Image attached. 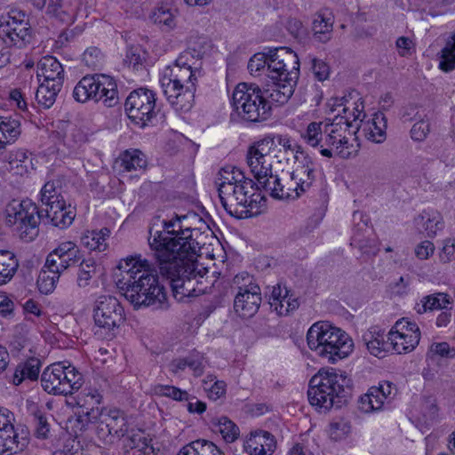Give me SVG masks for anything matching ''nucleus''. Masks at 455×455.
<instances>
[{"instance_id": "nucleus-57", "label": "nucleus", "mask_w": 455, "mask_h": 455, "mask_svg": "<svg viewBox=\"0 0 455 455\" xmlns=\"http://www.w3.org/2000/svg\"><path fill=\"white\" fill-rule=\"evenodd\" d=\"M253 287L259 286L256 283L254 277L247 272H241L232 279L231 288L236 290V292L252 290Z\"/></svg>"}, {"instance_id": "nucleus-56", "label": "nucleus", "mask_w": 455, "mask_h": 455, "mask_svg": "<svg viewBox=\"0 0 455 455\" xmlns=\"http://www.w3.org/2000/svg\"><path fill=\"white\" fill-rule=\"evenodd\" d=\"M363 108L364 106L363 102H355L353 110H350L348 107L344 106L342 108V114L339 113L340 116H349V121L353 124L351 128L355 129L353 133H355V132L361 128L360 123H362L363 119L365 117Z\"/></svg>"}, {"instance_id": "nucleus-42", "label": "nucleus", "mask_w": 455, "mask_h": 455, "mask_svg": "<svg viewBox=\"0 0 455 455\" xmlns=\"http://www.w3.org/2000/svg\"><path fill=\"white\" fill-rule=\"evenodd\" d=\"M217 446L206 440H196L182 447L177 455H220Z\"/></svg>"}, {"instance_id": "nucleus-4", "label": "nucleus", "mask_w": 455, "mask_h": 455, "mask_svg": "<svg viewBox=\"0 0 455 455\" xmlns=\"http://www.w3.org/2000/svg\"><path fill=\"white\" fill-rule=\"evenodd\" d=\"M186 216L172 218L163 221V229L149 228L148 245L155 258L172 256L174 251L193 252L200 250V243L194 237L199 232L188 228H183L181 220Z\"/></svg>"}, {"instance_id": "nucleus-43", "label": "nucleus", "mask_w": 455, "mask_h": 455, "mask_svg": "<svg viewBox=\"0 0 455 455\" xmlns=\"http://www.w3.org/2000/svg\"><path fill=\"white\" fill-rule=\"evenodd\" d=\"M213 431L219 432L228 443H232L239 435L238 427L228 417H220L212 420Z\"/></svg>"}, {"instance_id": "nucleus-11", "label": "nucleus", "mask_w": 455, "mask_h": 455, "mask_svg": "<svg viewBox=\"0 0 455 455\" xmlns=\"http://www.w3.org/2000/svg\"><path fill=\"white\" fill-rule=\"evenodd\" d=\"M93 318L99 330L96 334L112 339L115 331L124 321V308L113 296H100L96 301Z\"/></svg>"}, {"instance_id": "nucleus-23", "label": "nucleus", "mask_w": 455, "mask_h": 455, "mask_svg": "<svg viewBox=\"0 0 455 455\" xmlns=\"http://www.w3.org/2000/svg\"><path fill=\"white\" fill-rule=\"evenodd\" d=\"M262 301L259 287L252 290L237 291L234 299V310L243 318L252 317L259 310Z\"/></svg>"}, {"instance_id": "nucleus-47", "label": "nucleus", "mask_w": 455, "mask_h": 455, "mask_svg": "<svg viewBox=\"0 0 455 455\" xmlns=\"http://www.w3.org/2000/svg\"><path fill=\"white\" fill-rule=\"evenodd\" d=\"M414 118L417 121L411 129V137L413 140L423 141L430 132V122L424 111H416Z\"/></svg>"}, {"instance_id": "nucleus-1", "label": "nucleus", "mask_w": 455, "mask_h": 455, "mask_svg": "<svg viewBox=\"0 0 455 455\" xmlns=\"http://www.w3.org/2000/svg\"><path fill=\"white\" fill-rule=\"evenodd\" d=\"M121 278L117 286L124 291V295L134 307H154L164 308L166 292L159 282L156 271L147 259L140 256H131L122 259L118 264Z\"/></svg>"}, {"instance_id": "nucleus-59", "label": "nucleus", "mask_w": 455, "mask_h": 455, "mask_svg": "<svg viewBox=\"0 0 455 455\" xmlns=\"http://www.w3.org/2000/svg\"><path fill=\"white\" fill-rule=\"evenodd\" d=\"M84 63L92 69H98L103 64V54L97 47L87 48L83 54Z\"/></svg>"}, {"instance_id": "nucleus-27", "label": "nucleus", "mask_w": 455, "mask_h": 455, "mask_svg": "<svg viewBox=\"0 0 455 455\" xmlns=\"http://www.w3.org/2000/svg\"><path fill=\"white\" fill-rule=\"evenodd\" d=\"M189 55V52H184L176 60L175 64L165 71L172 80L179 82L185 88L186 84L196 87L197 81L196 71L192 70L191 65L188 63Z\"/></svg>"}, {"instance_id": "nucleus-9", "label": "nucleus", "mask_w": 455, "mask_h": 455, "mask_svg": "<svg viewBox=\"0 0 455 455\" xmlns=\"http://www.w3.org/2000/svg\"><path fill=\"white\" fill-rule=\"evenodd\" d=\"M297 54L287 47L270 48L266 52L255 53L248 62L251 75L259 76L266 74L270 79L280 78V72L298 64Z\"/></svg>"}, {"instance_id": "nucleus-13", "label": "nucleus", "mask_w": 455, "mask_h": 455, "mask_svg": "<svg viewBox=\"0 0 455 455\" xmlns=\"http://www.w3.org/2000/svg\"><path fill=\"white\" fill-rule=\"evenodd\" d=\"M0 38L8 45L23 48L32 40V31L26 14L12 10L6 17H2Z\"/></svg>"}, {"instance_id": "nucleus-53", "label": "nucleus", "mask_w": 455, "mask_h": 455, "mask_svg": "<svg viewBox=\"0 0 455 455\" xmlns=\"http://www.w3.org/2000/svg\"><path fill=\"white\" fill-rule=\"evenodd\" d=\"M352 426L349 420L338 419L329 424L328 434L331 440L341 441L351 433Z\"/></svg>"}, {"instance_id": "nucleus-18", "label": "nucleus", "mask_w": 455, "mask_h": 455, "mask_svg": "<svg viewBox=\"0 0 455 455\" xmlns=\"http://www.w3.org/2000/svg\"><path fill=\"white\" fill-rule=\"evenodd\" d=\"M316 180V164L309 155L295 156L291 182L294 196L307 191Z\"/></svg>"}, {"instance_id": "nucleus-55", "label": "nucleus", "mask_w": 455, "mask_h": 455, "mask_svg": "<svg viewBox=\"0 0 455 455\" xmlns=\"http://www.w3.org/2000/svg\"><path fill=\"white\" fill-rule=\"evenodd\" d=\"M206 363V358L202 353L196 350L192 351L187 355L188 367L196 378L204 374Z\"/></svg>"}, {"instance_id": "nucleus-22", "label": "nucleus", "mask_w": 455, "mask_h": 455, "mask_svg": "<svg viewBox=\"0 0 455 455\" xmlns=\"http://www.w3.org/2000/svg\"><path fill=\"white\" fill-rule=\"evenodd\" d=\"M100 423L98 427L99 434H108L116 437H124L128 432V420L124 411L113 409L107 413H100Z\"/></svg>"}, {"instance_id": "nucleus-58", "label": "nucleus", "mask_w": 455, "mask_h": 455, "mask_svg": "<svg viewBox=\"0 0 455 455\" xmlns=\"http://www.w3.org/2000/svg\"><path fill=\"white\" fill-rule=\"evenodd\" d=\"M156 395L172 398L176 401H188V394L187 391L181 390L174 386L156 385L154 387Z\"/></svg>"}, {"instance_id": "nucleus-19", "label": "nucleus", "mask_w": 455, "mask_h": 455, "mask_svg": "<svg viewBox=\"0 0 455 455\" xmlns=\"http://www.w3.org/2000/svg\"><path fill=\"white\" fill-rule=\"evenodd\" d=\"M43 218L44 211H39L30 201H22L17 208H12V212L8 213V222L16 225L22 238L26 237L29 231H36Z\"/></svg>"}, {"instance_id": "nucleus-20", "label": "nucleus", "mask_w": 455, "mask_h": 455, "mask_svg": "<svg viewBox=\"0 0 455 455\" xmlns=\"http://www.w3.org/2000/svg\"><path fill=\"white\" fill-rule=\"evenodd\" d=\"M13 414L7 409L0 408V455H12L27 446L26 438L19 435L12 422Z\"/></svg>"}, {"instance_id": "nucleus-49", "label": "nucleus", "mask_w": 455, "mask_h": 455, "mask_svg": "<svg viewBox=\"0 0 455 455\" xmlns=\"http://www.w3.org/2000/svg\"><path fill=\"white\" fill-rule=\"evenodd\" d=\"M46 14L62 24H71L74 17L64 9L63 0H49Z\"/></svg>"}, {"instance_id": "nucleus-30", "label": "nucleus", "mask_w": 455, "mask_h": 455, "mask_svg": "<svg viewBox=\"0 0 455 455\" xmlns=\"http://www.w3.org/2000/svg\"><path fill=\"white\" fill-rule=\"evenodd\" d=\"M333 23L331 12L324 11L316 13L312 23L314 39L322 44L329 42L332 37Z\"/></svg>"}, {"instance_id": "nucleus-34", "label": "nucleus", "mask_w": 455, "mask_h": 455, "mask_svg": "<svg viewBox=\"0 0 455 455\" xmlns=\"http://www.w3.org/2000/svg\"><path fill=\"white\" fill-rule=\"evenodd\" d=\"M120 172L144 171L148 165L146 156L139 149H128L116 159Z\"/></svg>"}, {"instance_id": "nucleus-33", "label": "nucleus", "mask_w": 455, "mask_h": 455, "mask_svg": "<svg viewBox=\"0 0 455 455\" xmlns=\"http://www.w3.org/2000/svg\"><path fill=\"white\" fill-rule=\"evenodd\" d=\"M363 132L365 138L372 142L381 143L386 140L387 119L383 113L373 115L371 120L363 124Z\"/></svg>"}, {"instance_id": "nucleus-48", "label": "nucleus", "mask_w": 455, "mask_h": 455, "mask_svg": "<svg viewBox=\"0 0 455 455\" xmlns=\"http://www.w3.org/2000/svg\"><path fill=\"white\" fill-rule=\"evenodd\" d=\"M147 52L139 44L129 45L126 49L124 63L134 70L141 69L147 58Z\"/></svg>"}, {"instance_id": "nucleus-52", "label": "nucleus", "mask_w": 455, "mask_h": 455, "mask_svg": "<svg viewBox=\"0 0 455 455\" xmlns=\"http://www.w3.org/2000/svg\"><path fill=\"white\" fill-rule=\"evenodd\" d=\"M61 188L59 181H47L41 189V202L44 205L59 204L64 201L60 196Z\"/></svg>"}, {"instance_id": "nucleus-24", "label": "nucleus", "mask_w": 455, "mask_h": 455, "mask_svg": "<svg viewBox=\"0 0 455 455\" xmlns=\"http://www.w3.org/2000/svg\"><path fill=\"white\" fill-rule=\"evenodd\" d=\"M275 445L273 435L267 431H258L244 442L243 448L249 455H271Z\"/></svg>"}, {"instance_id": "nucleus-28", "label": "nucleus", "mask_w": 455, "mask_h": 455, "mask_svg": "<svg viewBox=\"0 0 455 455\" xmlns=\"http://www.w3.org/2000/svg\"><path fill=\"white\" fill-rule=\"evenodd\" d=\"M42 211H44V218H48L54 227L60 228H66L70 226L76 217L74 209L70 204L66 206L65 201L46 205L45 209Z\"/></svg>"}, {"instance_id": "nucleus-8", "label": "nucleus", "mask_w": 455, "mask_h": 455, "mask_svg": "<svg viewBox=\"0 0 455 455\" xmlns=\"http://www.w3.org/2000/svg\"><path fill=\"white\" fill-rule=\"evenodd\" d=\"M73 98L80 103L102 100L108 108L119 102L116 80L103 74L87 75L80 79L73 90Z\"/></svg>"}, {"instance_id": "nucleus-51", "label": "nucleus", "mask_w": 455, "mask_h": 455, "mask_svg": "<svg viewBox=\"0 0 455 455\" xmlns=\"http://www.w3.org/2000/svg\"><path fill=\"white\" fill-rule=\"evenodd\" d=\"M100 417L99 408H86L84 409L76 416L74 420L73 428L77 435V432H84L86 430L91 423L96 422Z\"/></svg>"}, {"instance_id": "nucleus-35", "label": "nucleus", "mask_w": 455, "mask_h": 455, "mask_svg": "<svg viewBox=\"0 0 455 455\" xmlns=\"http://www.w3.org/2000/svg\"><path fill=\"white\" fill-rule=\"evenodd\" d=\"M20 122L12 116H0V150L13 143L20 135Z\"/></svg>"}, {"instance_id": "nucleus-14", "label": "nucleus", "mask_w": 455, "mask_h": 455, "mask_svg": "<svg viewBox=\"0 0 455 455\" xmlns=\"http://www.w3.org/2000/svg\"><path fill=\"white\" fill-rule=\"evenodd\" d=\"M353 126L349 116L338 114L331 121L324 122L323 132H325L324 145L334 151L341 158H348L351 152L348 150L349 142L347 133L351 134L350 128Z\"/></svg>"}, {"instance_id": "nucleus-36", "label": "nucleus", "mask_w": 455, "mask_h": 455, "mask_svg": "<svg viewBox=\"0 0 455 455\" xmlns=\"http://www.w3.org/2000/svg\"><path fill=\"white\" fill-rule=\"evenodd\" d=\"M259 188H262L266 192L275 198H296L292 192V184L284 186L281 184L280 179L271 172V176L266 177L258 183Z\"/></svg>"}, {"instance_id": "nucleus-2", "label": "nucleus", "mask_w": 455, "mask_h": 455, "mask_svg": "<svg viewBox=\"0 0 455 455\" xmlns=\"http://www.w3.org/2000/svg\"><path fill=\"white\" fill-rule=\"evenodd\" d=\"M197 251H174L172 256L156 258L160 273L165 275L172 285L175 297H197L208 289V269L196 259Z\"/></svg>"}, {"instance_id": "nucleus-10", "label": "nucleus", "mask_w": 455, "mask_h": 455, "mask_svg": "<svg viewBox=\"0 0 455 455\" xmlns=\"http://www.w3.org/2000/svg\"><path fill=\"white\" fill-rule=\"evenodd\" d=\"M83 384V376L72 365L53 363L45 368L41 375V385L44 391L53 395H71Z\"/></svg>"}, {"instance_id": "nucleus-7", "label": "nucleus", "mask_w": 455, "mask_h": 455, "mask_svg": "<svg viewBox=\"0 0 455 455\" xmlns=\"http://www.w3.org/2000/svg\"><path fill=\"white\" fill-rule=\"evenodd\" d=\"M232 106L243 120L251 123L267 120L271 111L262 90L255 84H238L233 92Z\"/></svg>"}, {"instance_id": "nucleus-60", "label": "nucleus", "mask_w": 455, "mask_h": 455, "mask_svg": "<svg viewBox=\"0 0 455 455\" xmlns=\"http://www.w3.org/2000/svg\"><path fill=\"white\" fill-rule=\"evenodd\" d=\"M310 63V68L315 79L320 82H323L329 78L330 67L325 61L317 58H311Z\"/></svg>"}, {"instance_id": "nucleus-39", "label": "nucleus", "mask_w": 455, "mask_h": 455, "mask_svg": "<svg viewBox=\"0 0 455 455\" xmlns=\"http://www.w3.org/2000/svg\"><path fill=\"white\" fill-rule=\"evenodd\" d=\"M451 303L450 296L443 292L427 295L421 298L420 301L416 303L414 309L418 314H424L428 311L446 308Z\"/></svg>"}, {"instance_id": "nucleus-61", "label": "nucleus", "mask_w": 455, "mask_h": 455, "mask_svg": "<svg viewBox=\"0 0 455 455\" xmlns=\"http://www.w3.org/2000/svg\"><path fill=\"white\" fill-rule=\"evenodd\" d=\"M389 332L403 334V335H411V334H419L420 331L416 323L410 322L405 318H403L397 321L395 326L389 331Z\"/></svg>"}, {"instance_id": "nucleus-31", "label": "nucleus", "mask_w": 455, "mask_h": 455, "mask_svg": "<svg viewBox=\"0 0 455 455\" xmlns=\"http://www.w3.org/2000/svg\"><path fill=\"white\" fill-rule=\"evenodd\" d=\"M362 340L368 351L374 356L383 357L389 344L385 340V331L378 326L368 329L362 337Z\"/></svg>"}, {"instance_id": "nucleus-15", "label": "nucleus", "mask_w": 455, "mask_h": 455, "mask_svg": "<svg viewBox=\"0 0 455 455\" xmlns=\"http://www.w3.org/2000/svg\"><path fill=\"white\" fill-rule=\"evenodd\" d=\"M280 75V78L271 79L272 84L262 91L265 101H268L270 106L271 103L283 105L292 96L299 76V61L281 71Z\"/></svg>"}, {"instance_id": "nucleus-12", "label": "nucleus", "mask_w": 455, "mask_h": 455, "mask_svg": "<svg viewBox=\"0 0 455 455\" xmlns=\"http://www.w3.org/2000/svg\"><path fill=\"white\" fill-rule=\"evenodd\" d=\"M156 93L146 88L132 91L127 97L124 109L128 117L143 128L156 116Z\"/></svg>"}, {"instance_id": "nucleus-37", "label": "nucleus", "mask_w": 455, "mask_h": 455, "mask_svg": "<svg viewBox=\"0 0 455 455\" xmlns=\"http://www.w3.org/2000/svg\"><path fill=\"white\" fill-rule=\"evenodd\" d=\"M41 362L36 357H30L20 363L12 374V383L20 385L24 379L36 380L40 372Z\"/></svg>"}, {"instance_id": "nucleus-17", "label": "nucleus", "mask_w": 455, "mask_h": 455, "mask_svg": "<svg viewBox=\"0 0 455 455\" xmlns=\"http://www.w3.org/2000/svg\"><path fill=\"white\" fill-rule=\"evenodd\" d=\"M163 92L169 103L178 112H188L194 104L196 86L186 84V88L179 82L172 80L167 73L161 78Z\"/></svg>"}, {"instance_id": "nucleus-63", "label": "nucleus", "mask_w": 455, "mask_h": 455, "mask_svg": "<svg viewBox=\"0 0 455 455\" xmlns=\"http://www.w3.org/2000/svg\"><path fill=\"white\" fill-rule=\"evenodd\" d=\"M35 434L36 437L45 439L50 432V425L44 413L37 411L34 413Z\"/></svg>"}, {"instance_id": "nucleus-50", "label": "nucleus", "mask_w": 455, "mask_h": 455, "mask_svg": "<svg viewBox=\"0 0 455 455\" xmlns=\"http://www.w3.org/2000/svg\"><path fill=\"white\" fill-rule=\"evenodd\" d=\"M152 20L155 24L160 26L164 32H169L176 27L175 14L171 9L161 6L152 14Z\"/></svg>"}, {"instance_id": "nucleus-40", "label": "nucleus", "mask_w": 455, "mask_h": 455, "mask_svg": "<svg viewBox=\"0 0 455 455\" xmlns=\"http://www.w3.org/2000/svg\"><path fill=\"white\" fill-rule=\"evenodd\" d=\"M419 334L403 335L388 332V341L397 354L412 351L419 342Z\"/></svg>"}, {"instance_id": "nucleus-38", "label": "nucleus", "mask_w": 455, "mask_h": 455, "mask_svg": "<svg viewBox=\"0 0 455 455\" xmlns=\"http://www.w3.org/2000/svg\"><path fill=\"white\" fill-rule=\"evenodd\" d=\"M387 402L380 395L379 391L375 386L371 387L367 393L362 395L358 400V410L363 413H371L381 411Z\"/></svg>"}, {"instance_id": "nucleus-21", "label": "nucleus", "mask_w": 455, "mask_h": 455, "mask_svg": "<svg viewBox=\"0 0 455 455\" xmlns=\"http://www.w3.org/2000/svg\"><path fill=\"white\" fill-rule=\"evenodd\" d=\"M82 259V254L77 245L71 241H66L50 252L46 258L47 265L52 266V269L60 274Z\"/></svg>"}, {"instance_id": "nucleus-62", "label": "nucleus", "mask_w": 455, "mask_h": 455, "mask_svg": "<svg viewBox=\"0 0 455 455\" xmlns=\"http://www.w3.org/2000/svg\"><path fill=\"white\" fill-rule=\"evenodd\" d=\"M442 59L439 64L442 70L448 72L455 68V39L451 45L443 50Z\"/></svg>"}, {"instance_id": "nucleus-64", "label": "nucleus", "mask_w": 455, "mask_h": 455, "mask_svg": "<svg viewBox=\"0 0 455 455\" xmlns=\"http://www.w3.org/2000/svg\"><path fill=\"white\" fill-rule=\"evenodd\" d=\"M439 258L443 263H449L455 260V238H447L443 241Z\"/></svg>"}, {"instance_id": "nucleus-25", "label": "nucleus", "mask_w": 455, "mask_h": 455, "mask_svg": "<svg viewBox=\"0 0 455 455\" xmlns=\"http://www.w3.org/2000/svg\"><path fill=\"white\" fill-rule=\"evenodd\" d=\"M37 76H43L42 83H54L58 88H62L64 82V68L60 61L52 56L42 58L37 65Z\"/></svg>"}, {"instance_id": "nucleus-32", "label": "nucleus", "mask_w": 455, "mask_h": 455, "mask_svg": "<svg viewBox=\"0 0 455 455\" xmlns=\"http://www.w3.org/2000/svg\"><path fill=\"white\" fill-rule=\"evenodd\" d=\"M323 126L324 122H312L307 125L302 137L311 147L320 148V154L323 156L331 158L333 153L324 145L325 132H323Z\"/></svg>"}, {"instance_id": "nucleus-3", "label": "nucleus", "mask_w": 455, "mask_h": 455, "mask_svg": "<svg viewBox=\"0 0 455 455\" xmlns=\"http://www.w3.org/2000/svg\"><path fill=\"white\" fill-rule=\"evenodd\" d=\"M351 379L346 372L335 369H321L309 381L307 397L310 404L323 411L340 408L350 395Z\"/></svg>"}, {"instance_id": "nucleus-26", "label": "nucleus", "mask_w": 455, "mask_h": 455, "mask_svg": "<svg viewBox=\"0 0 455 455\" xmlns=\"http://www.w3.org/2000/svg\"><path fill=\"white\" fill-rule=\"evenodd\" d=\"M269 304L280 315H286L299 307L298 298L293 297L286 288H282L279 284L273 287Z\"/></svg>"}, {"instance_id": "nucleus-29", "label": "nucleus", "mask_w": 455, "mask_h": 455, "mask_svg": "<svg viewBox=\"0 0 455 455\" xmlns=\"http://www.w3.org/2000/svg\"><path fill=\"white\" fill-rule=\"evenodd\" d=\"M414 223L420 232H424L430 238L435 237L437 232L444 227L443 216L433 209L423 211L415 218Z\"/></svg>"}, {"instance_id": "nucleus-6", "label": "nucleus", "mask_w": 455, "mask_h": 455, "mask_svg": "<svg viewBox=\"0 0 455 455\" xmlns=\"http://www.w3.org/2000/svg\"><path fill=\"white\" fill-rule=\"evenodd\" d=\"M219 196L227 212L237 219H246L259 212V204L264 199L259 187L253 180L246 178L240 183L227 184L219 188Z\"/></svg>"}, {"instance_id": "nucleus-54", "label": "nucleus", "mask_w": 455, "mask_h": 455, "mask_svg": "<svg viewBox=\"0 0 455 455\" xmlns=\"http://www.w3.org/2000/svg\"><path fill=\"white\" fill-rule=\"evenodd\" d=\"M219 175L220 177L216 181L218 189L222 188V186L224 185L234 184L235 182L240 183L246 179V177L239 169L232 166L222 168L220 171Z\"/></svg>"}, {"instance_id": "nucleus-45", "label": "nucleus", "mask_w": 455, "mask_h": 455, "mask_svg": "<svg viewBox=\"0 0 455 455\" xmlns=\"http://www.w3.org/2000/svg\"><path fill=\"white\" fill-rule=\"evenodd\" d=\"M97 274V264L94 259H83L78 265L76 274V285L79 288H86L90 285L92 279Z\"/></svg>"}, {"instance_id": "nucleus-44", "label": "nucleus", "mask_w": 455, "mask_h": 455, "mask_svg": "<svg viewBox=\"0 0 455 455\" xmlns=\"http://www.w3.org/2000/svg\"><path fill=\"white\" fill-rule=\"evenodd\" d=\"M110 231L104 228L100 231H88L81 237V243L90 250L103 251L107 248L106 239L109 236Z\"/></svg>"}, {"instance_id": "nucleus-16", "label": "nucleus", "mask_w": 455, "mask_h": 455, "mask_svg": "<svg viewBox=\"0 0 455 455\" xmlns=\"http://www.w3.org/2000/svg\"><path fill=\"white\" fill-rule=\"evenodd\" d=\"M274 140L265 138L250 146L247 150V164L253 174L257 183L266 177L271 176L272 157L271 151Z\"/></svg>"}, {"instance_id": "nucleus-5", "label": "nucleus", "mask_w": 455, "mask_h": 455, "mask_svg": "<svg viewBox=\"0 0 455 455\" xmlns=\"http://www.w3.org/2000/svg\"><path fill=\"white\" fill-rule=\"evenodd\" d=\"M307 345L331 363L347 357L353 350V341L341 329L329 322L314 323L307 333Z\"/></svg>"}, {"instance_id": "nucleus-41", "label": "nucleus", "mask_w": 455, "mask_h": 455, "mask_svg": "<svg viewBox=\"0 0 455 455\" xmlns=\"http://www.w3.org/2000/svg\"><path fill=\"white\" fill-rule=\"evenodd\" d=\"M60 273L52 269V266L47 265L45 261L44 266L41 269L36 283L38 290L41 293H52L56 288V283L59 281Z\"/></svg>"}, {"instance_id": "nucleus-46", "label": "nucleus", "mask_w": 455, "mask_h": 455, "mask_svg": "<svg viewBox=\"0 0 455 455\" xmlns=\"http://www.w3.org/2000/svg\"><path fill=\"white\" fill-rule=\"evenodd\" d=\"M60 90L61 88L55 86L54 83H41L36 93L37 103L45 109L50 108Z\"/></svg>"}]
</instances>
